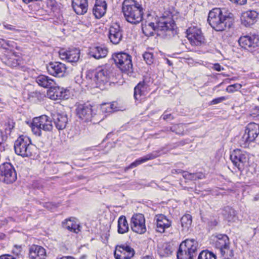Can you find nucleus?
<instances>
[{"label": "nucleus", "mask_w": 259, "mask_h": 259, "mask_svg": "<svg viewBox=\"0 0 259 259\" xmlns=\"http://www.w3.org/2000/svg\"><path fill=\"white\" fill-rule=\"evenodd\" d=\"M251 114L254 116L259 115V106H255L251 110Z\"/></svg>", "instance_id": "nucleus-52"}, {"label": "nucleus", "mask_w": 259, "mask_h": 259, "mask_svg": "<svg viewBox=\"0 0 259 259\" xmlns=\"http://www.w3.org/2000/svg\"><path fill=\"white\" fill-rule=\"evenodd\" d=\"M13 55L16 57H19V55L16 52H13Z\"/></svg>", "instance_id": "nucleus-63"}, {"label": "nucleus", "mask_w": 259, "mask_h": 259, "mask_svg": "<svg viewBox=\"0 0 259 259\" xmlns=\"http://www.w3.org/2000/svg\"><path fill=\"white\" fill-rule=\"evenodd\" d=\"M232 3L239 5H245L246 2L247 0H229Z\"/></svg>", "instance_id": "nucleus-53"}, {"label": "nucleus", "mask_w": 259, "mask_h": 259, "mask_svg": "<svg viewBox=\"0 0 259 259\" xmlns=\"http://www.w3.org/2000/svg\"><path fill=\"white\" fill-rule=\"evenodd\" d=\"M109 71L107 68H99L94 73V79L98 87L102 88L108 82Z\"/></svg>", "instance_id": "nucleus-18"}, {"label": "nucleus", "mask_w": 259, "mask_h": 259, "mask_svg": "<svg viewBox=\"0 0 259 259\" xmlns=\"http://www.w3.org/2000/svg\"><path fill=\"white\" fill-rule=\"evenodd\" d=\"M197 259H217V257L213 252L204 250L199 253Z\"/></svg>", "instance_id": "nucleus-40"}, {"label": "nucleus", "mask_w": 259, "mask_h": 259, "mask_svg": "<svg viewBox=\"0 0 259 259\" xmlns=\"http://www.w3.org/2000/svg\"><path fill=\"white\" fill-rule=\"evenodd\" d=\"M182 171H183L182 170H176V169H173L171 171L172 174H176V173H179V172H181L182 174Z\"/></svg>", "instance_id": "nucleus-60"}, {"label": "nucleus", "mask_w": 259, "mask_h": 259, "mask_svg": "<svg viewBox=\"0 0 259 259\" xmlns=\"http://www.w3.org/2000/svg\"><path fill=\"white\" fill-rule=\"evenodd\" d=\"M59 56L61 59H65L69 62H76L80 57V50L77 48L61 50L59 51Z\"/></svg>", "instance_id": "nucleus-16"}, {"label": "nucleus", "mask_w": 259, "mask_h": 259, "mask_svg": "<svg viewBox=\"0 0 259 259\" xmlns=\"http://www.w3.org/2000/svg\"><path fill=\"white\" fill-rule=\"evenodd\" d=\"M142 259H153L152 257L150 255H146L144 256Z\"/></svg>", "instance_id": "nucleus-61"}, {"label": "nucleus", "mask_w": 259, "mask_h": 259, "mask_svg": "<svg viewBox=\"0 0 259 259\" xmlns=\"http://www.w3.org/2000/svg\"><path fill=\"white\" fill-rule=\"evenodd\" d=\"M214 238H215V246L216 248L222 246L223 244L228 243V242L230 241L228 236L224 234H217L214 236Z\"/></svg>", "instance_id": "nucleus-36"}, {"label": "nucleus", "mask_w": 259, "mask_h": 259, "mask_svg": "<svg viewBox=\"0 0 259 259\" xmlns=\"http://www.w3.org/2000/svg\"><path fill=\"white\" fill-rule=\"evenodd\" d=\"M213 69L216 71H220L222 70H223V68L221 67V66L218 64L216 63L213 65Z\"/></svg>", "instance_id": "nucleus-56"}, {"label": "nucleus", "mask_w": 259, "mask_h": 259, "mask_svg": "<svg viewBox=\"0 0 259 259\" xmlns=\"http://www.w3.org/2000/svg\"><path fill=\"white\" fill-rule=\"evenodd\" d=\"M164 149L161 148L159 150H157L156 151H154L151 153H149L142 157H141L138 159H137L135 161L132 163L128 167H127V169L129 168H133L135 167H136L137 166L141 164V163L146 162L148 160H152L153 159H155L161 155L165 153L164 152H163Z\"/></svg>", "instance_id": "nucleus-20"}, {"label": "nucleus", "mask_w": 259, "mask_h": 259, "mask_svg": "<svg viewBox=\"0 0 259 259\" xmlns=\"http://www.w3.org/2000/svg\"><path fill=\"white\" fill-rule=\"evenodd\" d=\"M5 28L7 29L11 30H15L16 29L13 26L9 24H4V25Z\"/></svg>", "instance_id": "nucleus-57"}, {"label": "nucleus", "mask_w": 259, "mask_h": 259, "mask_svg": "<svg viewBox=\"0 0 259 259\" xmlns=\"http://www.w3.org/2000/svg\"><path fill=\"white\" fill-rule=\"evenodd\" d=\"M63 226L64 228L67 229L70 232L75 233H78L80 231V226L73 220H66L65 222L63 223Z\"/></svg>", "instance_id": "nucleus-31"}, {"label": "nucleus", "mask_w": 259, "mask_h": 259, "mask_svg": "<svg viewBox=\"0 0 259 259\" xmlns=\"http://www.w3.org/2000/svg\"><path fill=\"white\" fill-rule=\"evenodd\" d=\"M226 100V98L225 97H219V98H217L213 99L211 101L210 104L211 105L217 104H219L220 103H221L222 102H223V101H225Z\"/></svg>", "instance_id": "nucleus-48"}, {"label": "nucleus", "mask_w": 259, "mask_h": 259, "mask_svg": "<svg viewBox=\"0 0 259 259\" xmlns=\"http://www.w3.org/2000/svg\"><path fill=\"white\" fill-rule=\"evenodd\" d=\"M0 259H16V258L10 254H4L0 256Z\"/></svg>", "instance_id": "nucleus-55"}, {"label": "nucleus", "mask_w": 259, "mask_h": 259, "mask_svg": "<svg viewBox=\"0 0 259 259\" xmlns=\"http://www.w3.org/2000/svg\"><path fill=\"white\" fill-rule=\"evenodd\" d=\"M108 37L113 44L117 45L120 42L122 38V33L118 24L114 23L110 26Z\"/></svg>", "instance_id": "nucleus-19"}, {"label": "nucleus", "mask_w": 259, "mask_h": 259, "mask_svg": "<svg viewBox=\"0 0 259 259\" xmlns=\"http://www.w3.org/2000/svg\"><path fill=\"white\" fill-rule=\"evenodd\" d=\"M198 244L194 239H187L183 241L180 245L177 253L178 259H193Z\"/></svg>", "instance_id": "nucleus-4"}, {"label": "nucleus", "mask_w": 259, "mask_h": 259, "mask_svg": "<svg viewBox=\"0 0 259 259\" xmlns=\"http://www.w3.org/2000/svg\"><path fill=\"white\" fill-rule=\"evenodd\" d=\"M87 255H82L80 256V259H86Z\"/></svg>", "instance_id": "nucleus-64"}, {"label": "nucleus", "mask_w": 259, "mask_h": 259, "mask_svg": "<svg viewBox=\"0 0 259 259\" xmlns=\"http://www.w3.org/2000/svg\"><path fill=\"white\" fill-rule=\"evenodd\" d=\"M58 259H74V258L72 256H63Z\"/></svg>", "instance_id": "nucleus-59"}, {"label": "nucleus", "mask_w": 259, "mask_h": 259, "mask_svg": "<svg viewBox=\"0 0 259 259\" xmlns=\"http://www.w3.org/2000/svg\"><path fill=\"white\" fill-rule=\"evenodd\" d=\"M35 149L30 139L26 136H20L14 144L15 153L23 157L31 156Z\"/></svg>", "instance_id": "nucleus-5"}, {"label": "nucleus", "mask_w": 259, "mask_h": 259, "mask_svg": "<svg viewBox=\"0 0 259 259\" xmlns=\"http://www.w3.org/2000/svg\"><path fill=\"white\" fill-rule=\"evenodd\" d=\"M8 47L15 48L17 50H19L20 47L16 45V44L13 41L6 40L4 39H0V48L4 49H7Z\"/></svg>", "instance_id": "nucleus-38"}, {"label": "nucleus", "mask_w": 259, "mask_h": 259, "mask_svg": "<svg viewBox=\"0 0 259 259\" xmlns=\"http://www.w3.org/2000/svg\"><path fill=\"white\" fill-rule=\"evenodd\" d=\"M7 139V137L6 134H4V133L0 131V145L3 144L5 141H6Z\"/></svg>", "instance_id": "nucleus-50"}, {"label": "nucleus", "mask_w": 259, "mask_h": 259, "mask_svg": "<svg viewBox=\"0 0 259 259\" xmlns=\"http://www.w3.org/2000/svg\"><path fill=\"white\" fill-rule=\"evenodd\" d=\"M182 176L184 179L191 181H196L205 178L204 175L201 172L190 173L188 171H182Z\"/></svg>", "instance_id": "nucleus-34"}, {"label": "nucleus", "mask_w": 259, "mask_h": 259, "mask_svg": "<svg viewBox=\"0 0 259 259\" xmlns=\"http://www.w3.org/2000/svg\"><path fill=\"white\" fill-rule=\"evenodd\" d=\"M44 206L48 209L52 210L54 208L58 207L59 206V204L48 202L45 203Z\"/></svg>", "instance_id": "nucleus-47"}, {"label": "nucleus", "mask_w": 259, "mask_h": 259, "mask_svg": "<svg viewBox=\"0 0 259 259\" xmlns=\"http://www.w3.org/2000/svg\"><path fill=\"white\" fill-rule=\"evenodd\" d=\"M161 117L164 120L168 119L171 120L174 119L173 116L170 113H167V111L164 112V113L162 115Z\"/></svg>", "instance_id": "nucleus-49"}, {"label": "nucleus", "mask_w": 259, "mask_h": 259, "mask_svg": "<svg viewBox=\"0 0 259 259\" xmlns=\"http://www.w3.org/2000/svg\"><path fill=\"white\" fill-rule=\"evenodd\" d=\"M15 123L13 121L9 120L6 123L5 132L6 134L10 135L12 130L14 127Z\"/></svg>", "instance_id": "nucleus-45"}, {"label": "nucleus", "mask_w": 259, "mask_h": 259, "mask_svg": "<svg viewBox=\"0 0 259 259\" xmlns=\"http://www.w3.org/2000/svg\"><path fill=\"white\" fill-rule=\"evenodd\" d=\"M143 56L144 60L146 61L147 64L151 65L153 63L154 60L153 53L150 52H145L143 54Z\"/></svg>", "instance_id": "nucleus-42"}, {"label": "nucleus", "mask_w": 259, "mask_h": 259, "mask_svg": "<svg viewBox=\"0 0 259 259\" xmlns=\"http://www.w3.org/2000/svg\"><path fill=\"white\" fill-rule=\"evenodd\" d=\"M61 94L62 96H59V99H67L70 96V91L67 89L62 88Z\"/></svg>", "instance_id": "nucleus-46"}, {"label": "nucleus", "mask_w": 259, "mask_h": 259, "mask_svg": "<svg viewBox=\"0 0 259 259\" xmlns=\"http://www.w3.org/2000/svg\"><path fill=\"white\" fill-rule=\"evenodd\" d=\"M116 259H131L135 254L134 249L126 244L118 245L114 251Z\"/></svg>", "instance_id": "nucleus-14"}, {"label": "nucleus", "mask_w": 259, "mask_h": 259, "mask_svg": "<svg viewBox=\"0 0 259 259\" xmlns=\"http://www.w3.org/2000/svg\"><path fill=\"white\" fill-rule=\"evenodd\" d=\"M186 33L191 45L200 46L204 44L205 39L200 28L196 26L190 27L187 29Z\"/></svg>", "instance_id": "nucleus-10"}, {"label": "nucleus", "mask_w": 259, "mask_h": 259, "mask_svg": "<svg viewBox=\"0 0 259 259\" xmlns=\"http://www.w3.org/2000/svg\"><path fill=\"white\" fill-rule=\"evenodd\" d=\"M182 126V124H177L170 127L169 128H167L166 131H170L172 132L175 133L177 134H181L182 133V131L180 130V127Z\"/></svg>", "instance_id": "nucleus-44"}, {"label": "nucleus", "mask_w": 259, "mask_h": 259, "mask_svg": "<svg viewBox=\"0 0 259 259\" xmlns=\"http://www.w3.org/2000/svg\"><path fill=\"white\" fill-rule=\"evenodd\" d=\"M107 10V4L105 0H96L93 9L94 15L96 18L99 19L104 15Z\"/></svg>", "instance_id": "nucleus-25"}, {"label": "nucleus", "mask_w": 259, "mask_h": 259, "mask_svg": "<svg viewBox=\"0 0 259 259\" xmlns=\"http://www.w3.org/2000/svg\"><path fill=\"white\" fill-rule=\"evenodd\" d=\"M122 11L125 20L131 24H137L143 19V8L135 0H124L122 3Z\"/></svg>", "instance_id": "nucleus-2"}, {"label": "nucleus", "mask_w": 259, "mask_h": 259, "mask_svg": "<svg viewBox=\"0 0 259 259\" xmlns=\"http://www.w3.org/2000/svg\"><path fill=\"white\" fill-rule=\"evenodd\" d=\"M223 214L228 222H233L236 220V211L231 207H226L223 210Z\"/></svg>", "instance_id": "nucleus-33"}, {"label": "nucleus", "mask_w": 259, "mask_h": 259, "mask_svg": "<svg viewBox=\"0 0 259 259\" xmlns=\"http://www.w3.org/2000/svg\"><path fill=\"white\" fill-rule=\"evenodd\" d=\"M159 254L162 256H167L170 255L172 252V247L169 244H165L163 245L162 248L160 249Z\"/></svg>", "instance_id": "nucleus-41"}, {"label": "nucleus", "mask_w": 259, "mask_h": 259, "mask_svg": "<svg viewBox=\"0 0 259 259\" xmlns=\"http://www.w3.org/2000/svg\"><path fill=\"white\" fill-rule=\"evenodd\" d=\"M46 256V250L41 246L33 245L29 248V257L30 259H45Z\"/></svg>", "instance_id": "nucleus-24"}, {"label": "nucleus", "mask_w": 259, "mask_h": 259, "mask_svg": "<svg viewBox=\"0 0 259 259\" xmlns=\"http://www.w3.org/2000/svg\"><path fill=\"white\" fill-rule=\"evenodd\" d=\"M230 159L239 170L244 168L245 163L247 161L248 156L247 154L240 149H236L230 155Z\"/></svg>", "instance_id": "nucleus-15"}, {"label": "nucleus", "mask_w": 259, "mask_h": 259, "mask_svg": "<svg viewBox=\"0 0 259 259\" xmlns=\"http://www.w3.org/2000/svg\"><path fill=\"white\" fill-rule=\"evenodd\" d=\"M238 42L242 48L249 51H253L255 48H259V36L251 34L242 36Z\"/></svg>", "instance_id": "nucleus-12"}, {"label": "nucleus", "mask_w": 259, "mask_h": 259, "mask_svg": "<svg viewBox=\"0 0 259 259\" xmlns=\"http://www.w3.org/2000/svg\"><path fill=\"white\" fill-rule=\"evenodd\" d=\"M62 88H61L58 85H52L50 89L48 90V94L50 96L51 99L53 100L59 99V96H62L61 94V91Z\"/></svg>", "instance_id": "nucleus-35"}, {"label": "nucleus", "mask_w": 259, "mask_h": 259, "mask_svg": "<svg viewBox=\"0 0 259 259\" xmlns=\"http://www.w3.org/2000/svg\"><path fill=\"white\" fill-rule=\"evenodd\" d=\"M108 53V49L103 46H96L90 48L89 55L96 59L105 57Z\"/></svg>", "instance_id": "nucleus-26"}, {"label": "nucleus", "mask_w": 259, "mask_h": 259, "mask_svg": "<svg viewBox=\"0 0 259 259\" xmlns=\"http://www.w3.org/2000/svg\"><path fill=\"white\" fill-rule=\"evenodd\" d=\"M115 64L122 72H131L133 69L132 56L124 52H118L112 55Z\"/></svg>", "instance_id": "nucleus-7"}, {"label": "nucleus", "mask_w": 259, "mask_h": 259, "mask_svg": "<svg viewBox=\"0 0 259 259\" xmlns=\"http://www.w3.org/2000/svg\"><path fill=\"white\" fill-rule=\"evenodd\" d=\"M175 23L171 18L162 19L155 25L153 22L149 23L142 27L143 33L146 36L154 35V31L171 32L175 30Z\"/></svg>", "instance_id": "nucleus-3"}, {"label": "nucleus", "mask_w": 259, "mask_h": 259, "mask_svg": "<svg viewBox=\"0 0 259 259\" xmlns=\"http://www.w3.org/2000/svg\"><path fill=\"white\" fill-rule=\"evenodd\" d=\"M207 21L210 26L217 31H224L227 28H230L233 24V19L230 14L217 8L209 12Z\"/></svg>", "instance_id": "nucleus-1"}, {"label": "nucleus", "mask_w": 259, "mask_h": 259, "mask_svg": "<svg viewBox=\"0 0 259 259\" xmlns=\"http://www.w3.org/2000/svg\"><path fill=\"white\" fill-rule=\"evenodd\" d=\"M47 68L50 74L59 77L63 76L66 70V65L59 62L50 63Z\"/></svg>", "instance_id": "nucleus-17"}, {"label": "nucleus", "mask_w": 259, "mask_h": 259, "mask_svg": "<svg viewBox=\"0 0 259 259\" xmlns=\"http://www.w3.org/2000/svg\"><path fill=\"white\" fill-rule=\"evenodd\" d=\"M17 178L16 171L10 163H4L0 165V181L11 184L15 182Z\"/></svg>", "instance_id": "nucleus-9"}, {"label": "nucleus", "mask_w": 259, "mask_h": 259, "mask_svg": "<svg viewBox=\"0 0 259 259\" xmlns=\"http://www.w3.org/2000/svg\"><path fill=\"white\" fill-rule=\"evenodd\" d=\"M131 228L133 231L142 234L146 232L145 219L141 213L134 214L131 219Z\"/></svg>", "instance_id": "nucleus-13"}, {"label": "nucleus", "mask_w": 259, "mask_h": 259, "mask_svg": "<svg viewBox=\"0 0 259 259\" xmlns=\"http://www.w3.org/2000/svg\"><path fill=\"white\" fill-rule=\"evenodd\" d=\"M259 134V125L254 122H250L246 126L244 133L240 140V144L243 147H247L254 141Z\"/></svg>", "instance_id": "nucleus-8"}, {"label": "nucleus", "mask_w": 259, "mask_h": 259, "mask_svg": "<svg viewBox=\"0 0 259 259\" xmlns=\"http://www.w3.org/2000/svg\"><path fill=\"white\" fill-rule=\"evenodd\" d=\"M242 85L239 83H235L230 85L226 88V91L228 93H233L235 91L240 90Z\"/></svg>", "instance_id": "nucleus-43"}, {"label": "nucleus", "mask_w": 259, "mask_h": 259, "mask_svg": "<svg viewBox=\"0 0 259 259\" xmlns=\"http://www.w3.org/2000/svg\"><path fill=\"white\" fill-rule=\"evenodd\" d=\"M76 112L78 117L85 122L91 121L96 116L93 107L88 103L78 104Z\"/></svg>", "instance_id": "nucleus-11"}, {"label": "nucleus", "mask_w": 259, "mask_h": 259, "mask_svg": "<svg viewBox=\"0 0 259 259\" xmlns=\"http://www.w3.org/2000/svg\"><path fill=\"white\" fill-rule=\"evenodd\" d=\"M31 124L32 132L39 137L42 136V131L52 132L53 128L52 120L46 115L34 118Z\"/></svg>", "instance_id": "nucleus-6"}, {"label": "nucleus", "mask_w": 259, "mask_h": 259, "mask_svg": "<svg viewBox=\"0 0 259 259\" xmlns=\"http://www.w3.org/2000/svg\"><path fill=\"white\" fill-rule=\"evenodd\" d=\"M148 87V85L144 80L140 82L134 89V96L135 100L140 99V97L144 95V93Z\"/></svg>", "instance_id": "nucleus-30"}, {"label": "nucleus", "mask_w": 259, "mask_h": 259, "mask_svg": "<svg viewBox=\"0 0 259 259\" xmlns=\"http://www.w3.org/2000/svg\"><path fill=\"white\" fill-rule=\"evenodd\" d=\"M7 64V65L11 66L12 67H16L18 65L17 61H13L11 60H9Z\"/></svg>", "instance_id": "nucleus-54"}, {"label": "nucleus", "mask_w": 259, "mask_h": 259, "mask_svg": "<svg viewBox=\"0 0 259 259\" xmlns=\"http://www.w3.org/2000/svg\"><path fill=\"white\" fill-rule=\"evenodd\" d=\"M72 8L78 15H83L88 10V0H72Z\"/></svg>", "instance_id": "nucleus-27"}, {"label": "nucleus", "mask_w": 259, "mask_h": 259, "mask_svg": "<svg viewBox=\"0 0 259 259\" xmlns=\"http://www.w3.org/2000/svg\"><path fill=\"white\" fill-rule=\"evenodd\" d=\"M52 118L56 127L58 130L64 129L68 123V118L66 114L54 113L52 114Z\"/></svg>", "instance_id": "nucleus-22"}, {"label": "nucleus", "mask_w": 259, "mask_h": 259, "mask_svg": "<svg viewBox=\"0 0 259 259\" xmlns=\"http://www.w3.org/2000/svg\"><path fill=\"white\" fill-rule=\"evenodd\" d=\"M21 251V247L20 246L15 245L13 250V252L17 255H18Z\"/></svg>", "instance_id": "nucleus-51"}, {"label": "nucleus", "mask_w": 259, "mask_h": 259, "mask_svg": "<svg viewBox=\"0 0 259 259\" xmlns=\"http://www.w3.org/2000/svg\"><path fill=\"white\" fill-rule=\"evenodd\" d=\"M258 13L253 10L247 11L242 13L241 16L242 24L246 27L250 26L257 20Z\"/></svg>", "instance_id": "nucleus-21"}, {"label": "nucleus", "mask_w": 259, "mask_h": 259, "mask_svg": "<svg viewBox=\"0 0 259 259\" xmlns=\"http://www.w3.org/2000/svg\"><path fill=\"white\" fill-rule=\"evenodd\" d=\"M192 217L189 214L184 215L181 219V225L184 229H188L192 224Z\"/></svg>", "instance_id": "nucleus-39"}, {"label": "nucleus", "mask_w": 259, "mask_h": 259, "mask_svg": "<svg viewBox=\"0 0 259 259\" xmlns=\"http://www.w3.org/2000/svg\"><path fill=\"white\" fill-rule=\"evenodd\" d=\"M129 226L126 218L124 215L120 217L118 220V233L124 234L128 232Z\"/></svg>", "instance_id": "nucleus-32"}, {"label": "nucleus", "mask_w": 259, "mask_h": 259, "mask_svg": "<svg viewBox=\"0 0 259 259\" xmlns=\"http://www.w3.org/2000/svg\"><path fill=\"white\" fill-rule=\"evenodd\" d=\"M25 3L28 4L32 1H42V0H22Z\"/></svg>", "instance_id": "nucleus-58"}, {"label": "nucleus", "mask_w": 259, "mask_h": 259, "mask_svg": "<svg viewBox=\"0 0 259 259\" xmlns=\"http://www.w3.org/2000/svg\"><path fill=\"white\" fill-rule=\"evenodd\" d=\"M36 82L38 84L45 88H49L55 84V82L53 79L48 76L44 75H40L35 79Z\"/></svg>", "instance_id": "nucleus-28"}, {"label": "nucleus", "mask_w": 259, "mask_h": 259, "mask_svg": "<svg viewBox=\"0 0 259 259\" xmlns=\"http://www.w3.org/2000/svg\"><path fill=\"white\" fill-rule=\"evenodd\" d=\"M230 241L228 243H225L222 246H220L217 248L219 249L220 253L223 259H230L234 255V251L230 248Z\"/></svg>", "instance_id": "nucleus-29"}, {"label": "nucleus", "mask_w": 259, "mask_h": 259, "mask_svg": "<svg viewBox=\"0 0 259 259\" xmlns=\"http://www.w3.org/2000/svg\"><path fill=\"white\" fill-rule=\"evenodd\" d=\"M156 219V231L160 233H164L165 229L171 226V222L163 214L155 216Z\"/></svg>", "instance_id": "nucleus-23"}, {"label": "nucleus", "mask_w": 259, "mask_h": 259, "mask_svg": "<svg viewBox=\"0 0 259 259\" xmlns=\"http://www.w3.org/2000/svg\"><path fill=\"white\" fill-rule=\"evenodd\" d=\"M254 200L255 201L259 200V193L255 195V196L254 197Z\"/></svg>", "instance_id": "nucleus-62"}, {"label": "nucleus", "mask_w": 259, "mask_h": 259, "mask_svg": "<svg viewBox=\"0 0 259 259\" xmlns=\"http://www.w3.org/2000/svg\"><path fill=\"white\" fill-rule=\"evenodd\" d=\"M114 103H105L101 105L100 109L103 113H110L116 110Z\"/></svg>", "instance_id": "nucleus-37"}]
</instances>
